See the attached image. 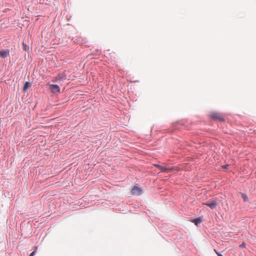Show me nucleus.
<instances>
[{
    "mask_svg": "<svg viewBox=\"0 0 256 256\" xmlns=\"http://www.w3.org/2000/svg\"><path fill=\"white\" fill-rule=\"evenodd\" d=\"M142 190L138 185L134 186L131 190V194L132 195L140 196L142 194Z\"/></svg>",
    "mask_w": 256,
    "mask_h": 256,
    "instance_id": "f03ea898",
    "label": "nucleus"
},
{
    "mask_svg": "<svg viewBox=\"0 0 256 256\" xmlns=\"http://www.w3.org/2000/svg\"><path fill=\"white\" fill-rule=\"evenodd\" d=\"M50 88L53 93L60 92V88L57 84H50Z\"/></svg>",
    "mask_w": 256,
    "mask_h": 256,
    "instance_id": "39448f33",
    "label": "nucleus"
},
{
    "mask_svg": "<svg viewBox=\"0 0 256 256\" xmlns=\"http://www.w3.org/2000/svg\"><path fill=\"white\" fill-rule=\"evenodd\" d=\"M241 196H242V198H243L244 202L248 201V198L246 194H245L244 193H242Z\"/></svg>",
    "mask_w": 256,
    "mask_h": 256,
    "instance_id": "1a4fd4ad",
    "label": "nucleus"
},
{
    "mask_svg": "<svg viewBox=\"0 0 256 256\" xmlns=\"http://www.w3.org/2000/svg\"><path fill=\"white\" fill-rule=\"evenodd\" d=\"M210 116L214 120H218L220 122H224V120L223 116L220 114H219L218 112H212L210 114Z\"/></svg>",
    "mask_w": 256,
    "mask_h": 256,
    "instance_id": "7ed1b4c3",
    "label": "nucleus"
},
{
    "mask_svg": "<svg viewBox=\"0 0 256 256\" xmlns=\"http://www.w3.org/2000/svg\"><path fill=\"white\" fill-rule=\"evenodd\" d=\"M10 54V50H0V57L5 58L7 57Z\"/></svg>",
    "mask_w": 256,
    "mask_h": 256,
    "instance_id": "423d86ee",
    "label": "nucleus"
},
{
    "mask_svg": "<svg viewBox=\"0 0 256 256\" xmlns=\"http://www.w3.org/2000/svg\"><path fill=\"white\" fill-rule=\"evenodd\" d=\"M193 222L196 224L197 225L198 224H200L201 222V220L200 219V218H196V219H194V220H193Z\"/></svg>",
    "mask_w": 256,
    "mask_h": 256,
    "instance_id": "9d476101",
    "label": "nucleus"
},
{
    "mask_svg": "<svg viewBox=\"0 0 256 256\" xmlns=\"http://www.w3.org/2000/svg\"><path fill=\"white\" fill-rule=\"evenodd\" d=\"M30 86V84L28 82H26L24 86L23 90L24 91H26V90Z\"/></svg>",
    "mask_w": 256,
    "mask_h": 256,
    "instance_id": "6e6552de",
    "label": "nucleus"
},
{
    "mask_svg": "<svg viewBox=\"0 0 256 256\" xmlns=\"http://www.w3.org/2000/svg\"><path fill=\"white\" fill-rule=\"evenodd\" d=\"M240 248L242 247H246V244L244 242H243L242 244L240 245Z\"/></svg>",
    "mask_w": 256,
    "mask_h": 256,
    "instance_id": "f8f14e48",
    "label": "nucleus"
},
{
    "mask_svg": "<svg viewBox=\"0 0 256 256\" xmlns=\"http://www.w3.org/2000/svg\"><path fill=\"white\" fill-rule=\"evenodd\" d=\"M155 166L157 168H159L162 172H171L174 170L173 168H166L158 164H156Z\"/></svg>",
    "mask_w": 256,
    "mask_h": 256,
    "instance_id": "20e7f679",
    "label": "nucleus"
},
{
    "mask_svg": "<svg viewBox=\"0 0 256 256\" xmlns=\"http://www.w3.org/2000/svg\"><path fill=\"white\" fill-rule=\"evenodd\" d=\"M214 251L216 252V253L217 254V252H218L216 250H214Z\"/></svg>",
    "mask_w": 256,
    "mask_h": 256,
    "instance_id": "2eb2a0df",
    "label": "nucleus"
},
{
    "mask_svg": "<svg viewBox=\"0 0 256 256\" xmlns=\"http://www.w3.org/2000/svg\"><path fill=\"white\" fill-rule=\"evenodd\" d=\"M217 255H218V256H223L222 254H220L219 252H217Z\"/></svg>",
    "mask_w": 256,
    "mask_h": 256,
    "instance_id": "4468645a",
    "label": "nucleus"
},
{
    "mask_svg": "<svg viewBox=\"0 0 256 256\" xmlns=\"http://www.w3.org/2000/svg\"><path fill=\"white\" fill-rule=\"evenodd\" d=\"M36 250H34L32 252L30 255V256H34V254H36Z\"/></svg>",
    "mask_w": 256,
    "mask_h": 256,
    "instance_id": "9b49d317",
    "label": "nucleus"
},
{
    "mask_svg": "<svg viewBox=\"0 0 256 256\" xmlns=\"http://www.w3.org/2000/svg\"><path fill=\"white\" fill-rule=\"evenodd\" d=\"M66 74L64 73H62V74H58V76H56L54 80L52 81L55 82L58 80H63V79H66Z\"/></svg>",
    "mask_w": 256,
    "mask_h": 256,
    "instance_id": "0eeeda50",
    "label": "nucleus"
},
{
    "mask_svg": "<svg viewBox=\"0 0 256 256\" xmlns=\"http://www.w3.org/2000/svg\"><path fill=\"white\" fill-rule=\"evenodd\" d=\"M219 200L218 198L210 200L206 202L202 203V204L206 205L210 207L212 209H214L216 208L217 205L218 204Z\"/></svg>",
    "mask_w": 256,
    "mask_h": 256,
    "instance_id": "f257e3e1",
    "label": "nucleus"
},
{
    "mask_svg": "<svg viewBox=\"0 0 256 256\" xmlns=\"http://www.w3.org/2000/svg\"><path fill=\"white\" fill-rule=\"evenodd\" d=\"M228 166H229L228 165H225V166H222V167L224 168H227Z\"/></svg>",
    "mask_w": 256,
    "mask_h": 256,
    "instance_id": "ddd939ff",
    "label": "nucleus"
}]
</instances>
